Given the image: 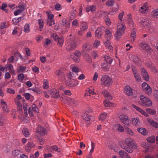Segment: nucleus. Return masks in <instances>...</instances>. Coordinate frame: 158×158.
Here are the masks:
<instances>
[{"mask_svg": "<svg viewBox=\"0 0 158 158\" xmlns=\"http://www.w3.org/2000/svg\"><path fill=\"white\" fill-rule=\"evenodd\" d=\"M84 59L88 62L90 63L91 62V58L89 55L85 53L84 56Z\"/></svg>", "mask_w": 158, "mask_h": 158, "instance_id": "obj_44", "label": "nucleus"}, {"mask_svg": "<svg viewBox=\"0 0 158 158\" xmlns=\"http://www.w3.org/2000/svg\"><path fill=\"white\" fill-rule=\"evenodd\" d=\"M23 132L24 136L26 137H28L29 135L28 130L27 128H23Z\"/></svg>", "mask_w": 158, "mask_h": 158, "instance_id": "obj_45", "label": "nucleus"}, {"mask_svg": "<svg viewBox=\"0 0 158 158\" xmlns=\"http://www.w3.org/2000/svg\"><path fill=\"white\" fill-rule=\"evenodd\" d=\"M124 92L128 96H131L132 95L133 92L131 88L129 86H127L125 87Z\"/></svg>", "mask_w": 158, "mask_h": 158, "instance_id": "obj_24", "label": "nucleus"}, {"mask_svg": "<svg viewBox=\"0 0 158 158\" xmlns=\"http://www.w3.org/2000/svg\"><path fill=\"white\" fill-rule=\"evenodd\" d=\"M33 146V144L31 143H28L25 147V149L27 151H29Z\"/></svg>", "mask_w": 158, "mask_h": 158, "instance_id": "obj_54", "label": "nucleus"}, {"mask_svg": "<svg viewBox=\"0 0 158 158\" xmlns=\"http://www.w3.org/2000/svg\"><path fill=\"white\" fill-rule=\"evenodd\" d=\"M63 92L66 95L70 96L72 94L70 91L69 90H63Z\"/></svg>", "mask_w": 158, "mask_h": 158, "instance_id": "obj_63", "label": "nucleus"}, {"mask_svg": "<svg viewBox=\"0 0 158 158\" xmlns=\"http://www.w3.org/2000/svg\"><path fill=\"white\" fill-rule=\"evenodd\" d=\"M49 93L51 94V97L54 98H58L60 97L59 92L55 89L49 90Z\"/></svg>", "mask_w": 158, "mask_h": 158, "instance_id": "obj_19", "label": "nucleus"}, {"mask_svg": "<svg viewBox=\"0 0 158 158\" xmlns=\"http://www.w3.org/2000/svg\"><path fill=\"white\" fill-rule=\"evenodd\" d=\"M82 117L85 120L87 121L92 120L91 116L88 114L86 112L82 114Z\"/></svg>", "mask_w": 158, "mask_h": 158, "instance_id": "obj_35", "label": "nucleus"}, {"mask_svg": "<svg viewBox=\"0 0 158 158\" xmlns=\"http://www.w3.org/2000/svg\"><path fill=\"white\" fill-rule=\"evenodd\" d=\"M142 146L143 147H144L146 148V151L147 152L148 151L149 148L150 147V144H148L147 143H143Z\"/></svg>", "mask_w": 158, "mask_h": 158, "instance_id": "obj_59", "label": "nucleus"}, {"mask_svg": "<svg viewBox=\"0 0 158 158\" xmlns=\"http://www.w3.org/2000/svg\"><path fill=\"white\" fill-rule=\"evenodd\" d=\"M100 42L99 41L96 40L93 44L95 48H97L100 44Z\"/></svg>", "mask_w": 158, "mask_h": 158, "instance_id": "obj_64", "label": "nucleus"}, {"mask_svg": "<svg viewBox=\"0 0 158 158\" xmlns=\"http://www.w3.org/2000/svg\"><path fill=\"white\" fill-rule=\"evenodd\" d=\"M147 121L148 123L153 127L155 128H158V123L150 118H148Z\"/></svg>", "mask_w": 158, "mask_h": 158, "instance_id": "obj_26", "label": "nucleus"}, {"mask_svg": "<svg viewBox=\"0 0 158 158\" xmlns=\"http://www.w3.org/2000/svg\"><path fill=\"white\" fill-rule=\"evenodd\" d=\"M151 16L153 18H158V9H155L151 13Z\"/></svg>", "mask_w": 158, "mask_h": 158, "instance_id": "obj_36", "label": "nucleus"}, {"mask_svg": "<svg viewBox=\"0 0 158 158\" xmlns=\"http://www.w3.org/2000/svg\"><path fill=\"white\" fill-rule=\"evenodd\" d=\"M102 94L106 98V99L111 100L112 99V97L107 92V90H104L102 92Z\"/></svg>", "mask_w": 158, "mask_h": 158, "instance_id": "obj_25", "label": "nucleus"}, {"mask_svg": "<svg viewBox=\"0 0 158 158\" xmlns=\"http://www.w3.org/2000/svg\"><path fill=\"white\" fill-rule=\"evenodd\" d=\"M109 100L106 99L104 102V104L105 107H113L114 106V105L111 102L109 101Z\"/></svg>", "mask_w": 158, "mask_h": 158, "instance_id": "obj_37", "label": "nucleus"}, {"mask_svg": "<svg viewBox=\"0 0 158 158\" xmlns=\"http://www.w3.org/2000/svg\"><path fill=\"white\" fill-rule=\"evenodd\" d=\"M155 140V136H151L149 137L147 139V142L148 143H151L154 142Z\"/></svg>", "mask_w": 158, "mask_h": 158, "instance_id": "obj_42", "label": "nucleus"}, {"mask_svg": "<svg viewBox=\"0 0 158 158\" xmlns=\"http://www.w3.org/2000/svg\"><path fill=\"white\" fill-rule=\"evenodd\" d=\"M136 37V31L135 29H133L131 33L130 39L132 43L135 40Z\"/></svg>", "mask_w": 158, "mask_h": 158, "instance_id": "obj_30", "label": "nucleus"}, {"mask_svg": "<svg viewBox=\"0 0 158 158\" xmlns=\"http://www.w3.org/2000/svg\"><path fill=\"white\" fill-rule=\"evenodd\" d=\"M140 47L143 50L147 52H151L152 51V49L145 43L142 42L140 44Z\"/></svg>", "mask_w": 158, "mask_h": 158, "instance_id": "obj_18", "label": "nucleus"}, {"mask_svg": "<svg viewBox=\"0 0 158 158\" xmlns=\"http://www.w3.org/2000/svg\"><path fill=\"white\" fill-rule=\"evenodd\" d=\"M105 20L107 25L109 26L111 25V22L110 18L107 17L105 19Z\"/></svg>", "mask_w": 158, "mask_h": 158, "instance_id": "obj_57", "label": "nucleus"}, {"mask_svg": "<svg viewBox=\"0 0 158 158\" xmlns=\"http://www.w3.org/2000/svg\"><path fill=\"white\" fill-rule=\"evenodd\" d=\"M125 146L123 145L121 143H120V145L122 148L129 153H132L134 149H136L137 148L136 144L132 139L126 138L125 140Z\"/></svg>", "mask_w": 158, "mask_h": 158, "instance_id": "obj_1", "label": "nucleus"}, {"mask_svg": "<svg viewBox=\"0 0 158 158\" xmlns=\"http://www.w3.org/2000/svg\"><path fill=\"white\" fill-rule=\"evenodd\" d=\"M142 89L143 91L148 95L152 93V90L151 87L147 83L144 82L142 85Z\"/></svg>", "mask_w": 158, "mask_h": 158, "instance_id": "obj_8", "label": "nucleus"}, {"mask_svg": "<svg viewBox=\"0 0 158 158\" xmlns=\"http://www.w3.org/2000/svg\"><path fill=\"white\" fill-rule=\"evenodd\" d=\"M140 98L141 101L140 104L142 106L148 107L152 105V102L150 99L144 96L141 95Z\"/></svg>", "mask_w": 158, "mask_h": 158, "instance_id": "obj_4", "label": "nucleus"}, {"mask_svg": "<svg viewBox=\"0 0 158 158\" xmlns=\"http://www.w3.org/2000/svg\"><path fill=\"white\" fill-rule=\"evenodd\" d=\"M126 27L123 24L119 23L117 26V31L115 33L114 37L116 40H119L122 35L124 33Z\"/></svg>", "mask_w": 158, "mask_h": 158, "instance_id": "obj_2", "label": "nucleus"}, {"mask_svg": "<svg viewBox=\"0 0 158 158\" xmlns=\"http://www.w3.org/2000/svg\"><path fill=\"white\" fill-rule=\"evenodd\" d=\"M137 130L140 133L143 135H145L147 134V131L143 128H139Z\"/></svg>", "mask_w": 158, "mask_h": 158, "instance_id": "obj_39", "label": "nucleus"}, {"mask_svg": "<svg viewBox=\"0 0 158 158\" xmlns=\"http://www.w3.org/2000/svg\"><path fill=\"white\" fill-rule=\"evenodd\" d=\"M19 9H18L17 10L14 12V14L15 16H16L20 14L24 10V8L23 6H19Z\"/></svg>", "mask_w": 158, "mask_h": 158, "instance_id": "obj_29", "label": "nucleus"}, {"mask_svg": "<svg viewBox=\"0 0 158 158\" xmlns=\"http://www.w3.org/2000/svg\"><path fill=\"white\" fill-rule=\"evenodd\" d=\"M105 36L107 40H109L110 39L111 37V33L109 30H106V32Z\"/></svg>", "mask_w": 158, "mask_h": 158, "instance_id": "obj_40", "label": "nucleus"}, {"mask_svg": "<svg viewBox=\"0 0 158 158\" xmlns=\"http://www.w3.org/2000/svg\"><path fill=\"white\" fill-rule=\"evenodd\" d=\"M125 130L127 132L131 135H134V133L131 129L127 127H125Z\"/></svg>", "mask_w": 158, "mask_h": 158, "instance_id": "obj_52", "label": "nucleus"}, {"mask_svg": "<svg viewBox=\"0 0 158 158\" xmlns=\"http://www.w3.org/2000/svg\"><path fill=\"white\" fill-rule=\"evenodd\" d=\"M154 99L156 101L158 102V90H155L154 91Z\"/></svg>", "mask_w": 158, "mask_h": 158, "instance_id": "obj_56", "label": "nucleus"}, {"mask_svg": "<svg viewBox=\"0 0 158 158\" xmlns=\"http://www.w3.org/2000/svg\"><path fill=\"white\" fill-rule=\"evenodd\" d=\"M104 30H105V28L103 27L98 28L95 31L96 37L98 39L101 38V36L103 32V31Z\"/></svg>", "mask_w": 158, "mask_h": 158, "instance_id": "obj_17", "label": "nucleus"}, {"mask_svg": "<svg viewBox=\"0 0 158 158\" xmlns=\"http://www.w3.org/2000/svg\"><path fill=\"white\" fill-rule=\"evenodd\" d=\"M140 70L143 79L146 81H148L149 79V76L147 70L143 68H141Z\"/></svg>", "mask_w": 158, "mask_h": 158, "instance_id": "obj_14", "label": "nucleus"}, {"mask_svg": "<svg viewBox=\"0 0 158 158\" xmlns=\"http://www.w3.org/2000/svg\"><path fill=\"white\" fill-rule=\"evenodd\" d=\"M107 113H104L101 114L99 120L103 121L104 119H106L107 117Z\"/></svg>", "mask_w": 158, "mask_h": 158, "instance_id": "obj_46", "label": "nucleus"}, {"mask_svg": "<svg viewBox=\"0 0 158 158\" xmlns=\"http://www.w3.org/2000/svg\"><path fill=\"white\" fill-rule=\"evenodd\" d=\"M134 62L137 65H139L140 64L141 60L139 58L138 56H135L133 58Z\"/></svg>", "mask_w": 158, "mask_h": 158, "instance_id": "obj_41", "label": "nucleus"}, {"mask_svg": "<svg viewBox=\"0 0 158 158\" xmlns=\"http://www.w3.org/2000/svg\"><path fill=\"white\" fill-rule=\"evenodd\" d=\"M132 106L134 108H135L137 111H138L139 112H140V113H141V112L143 110L142 109H141V108H139V107H138V106L134 105V104H133L132 105Z\"/></svg>", "mask_w": 158, "mask_h": 158, "instance_id": "obj_62", "label": "nucleus"}, {"mask_svg": "<svg viewBox=\"0 0 158 158\" xmlns=\"http://www.w3.org/2000/svg\"><path fill=\"white\" fill-rule=\"evenodd\" d=\"M76 47V42L74 41L70 40L68 43L66 49L68 51H71L75 48Z\"/></svg>", "mask_w": 158, "mask_h": 158, "instance_id": "obj_13", "label": "nucleus"}, {"mask_svg": "<svg viewBox=\"0 0 158 158\" xmlns=\"http://www.w3.org/2000/svg\"><path fill=\"white\" fill-rule=\"evenodd\" d=\"M104 58L105 60L107 63L111 64L113 60V58L110 57V56L105 55L104 56Z\"/></svg>", "mask_w": 158, "mask_h": 158, "instance_id": "obj_34", "label": "nucleus"}, {"mask_svg": "<svg viewBox=\"0 0 158 158\" xmlns=\"http://www.w3.org/2000/svg\"><path fill=\"white\" fill-rule=\"evenodd\" d=\"M60 24L63 26H65V27L67 28H69L70 25V23L69 22L67 23V19L65 18H64L62 20Z\"/></svg>", "mask_w": 158, "mask_h": 158, "instance_id": "obj_27", "label": "nucleus"}, {"mask_svg": "<svg viewBox=\"0 0 158 158\" xmlns=\"http://www.w3.org/2000/svg\"><path fill=\"white\" fill-rule=\"evenodd\" d=\"M38 23L39 24L40 28L41 29L43 28L44 23L42 20L39 19L38 20Z\"/></svg>", "mask_w": 158, "mask_h": 158, "instance_id": "obj_60", "label": "nucleus"}, {"mask_svg": "<svg viewBox=\"0 0 158 158\" xmlns=\"http://www.w3.org/2000/svg\"><path fill=\"white\" fill-rule=\"evenodd\" d=\"M20 30V29L18 27H15V28L12 32V34L19 36L20 35V34H18L19 33V31Z\"/></svg>", "mask_w": 158, "mask_h": 158, "instance_id": "obj_38", "label": "nucleus"}, {"mask_svg": "<svg viewBox=\"0 0 158 158\" xmlns=\"http://www.w3.org/2000/svg\"><path fill=\"white\" fill-rule=\"evenodd\" d=\"M19 151L18 150H14L12 151V155L14 156H17L19 154Z\"/></svg>", "mask_w": 158, "mask_h": 158, "instance_id": "obj_58", "label": "nucleus"}, {"mask_svg": "<svg viewBox=\"0 0 158 158\" xmlns=\"http://www.w3.org/2000/svg\"><path fill=\"white\" fill-rule=\"evenodd\" d=\"M1 104L4 112L5 113H8L9 109L7 108V104L6 102L4 101L3 99H1Z\"/></svg>", "mask_w": 158, "mask_h": 158, "instance_id": "obj_22", "label": "nucleus"}, {"mask_svg": "<svg viewBox=\"0 0 158 158\" xmlns=\"http://www.w3.org/2000/svg\"><path fill=\"white\" fill-rule=\"evenodd\" d=\"M94 89L92 87L89 88L88 90H86L85 95L93 97V95L95 94Z\"/></svg>", "mask_w": 158, "mask_h": 158, "instance_id": "obj_21", "label": "nucleus"}, {"mask_svg": "<svg viewBox=\"0 0 158 158\" xmlns=\"http://www.w3.org/2000/svg\"><path fill=\"white\" fill-rule=\"evenodd\" d=\"M66 85L69 87L76 86L78 83L77 80L72 78H69L66 81Z\"/></svg>", "mask_w": 158, "mask_h": 158, "instance_id": "obj_7", "label": "nucleus"}, {"mask_svg": "<svg viewBox=\"0 0 158 158\" xmlns=\"http://www.w3.org/2000/svg\"><path fill=\"white\" fill-rule=\"evenodd\" d=\"M92 44L89 43H87L84 44L82 47L83 51L84 52H89L92 49Z\"/></svg>", "mask_w": 158, "mask_h": 158, "instance_id": "obj_16", "label": "nucleus"}, {"mask_svg": "<svg viewBox=\"0 0 158 158\" xmlns=\"http://www.w3.org/2000/svg\"><path fill=\"white\" fill-rule=\"evenodd\" d=\"M119 118L120 121L124 124L127 125H129L130 124L131 122L127 115L123 114L119 116Z\"/></svg>", "mask_w": 158, "mask_h": 158, "instance_id": "obj_11", "label": "nucleus"}, {"mask_svg": "<svg viewBox=\"0 0 158 158\" xmlns=\"http://www.w3.org/2000/svg\"><path fill=\"white\" fill-rule=\"evenodd\" d=\"M36 132L41 135H44L47 134V131L44 127L39 126L36 130Z\"/></svg>", "mask_w": 158, "mask_h": 158, "instance_id": "obj_15", "label": "nucleus"}, {"mask_svg": "<svg viewBox=\"0 0 158 158\" xmlns=\"http://www.w3.org/2000/svg\"><path fill=\"white\" fill-rule=\"evenodd\" d=\"M37 107V106L35 104H33L32 105L31 107H30L29 108L28 110V113H29L30 115H32V112L31 111V109L34 108L35 107Z\"/></svg>", "mask_w": 158, "mask_h": 158, "instance_id": "obj_51", "label": "nucleus"}, {"mask_svg": "<svg viewBox=\"0 0 158 158\" xmlns=\"http://www.w3.org/2000/svg\"><path fill=\"white\" fill-rule=\"evenodd\" d=\"M118 130L120 132H123L124 131V129L123 127L119 124H117L116 126Z\"/></svg>", "mask_w": 158, "mask_h": 158, "instance_id": "obj_53", "label": "nucleus"}, {"mask_svg": "<svg viewBox=\"0 0 158 158\" xmlns=\"http://www.w3.org/2000/svg\"><path fill=\"white\" fill-rule=\"evenodd\" d=\"M5 70L6 71L7 70H10V64L8 63L6 66V67L5 68L3 67H1L0 68V70L2 71H4V70Z\"/></svg>", "mask_w": 158, "mask_h": 158, "instance_id": "obj_49", "label": "nucleus"}, {"mask_svg": "<svg viewBox=\"0 0 158 158\" xmlns=\"http://www.w3.org/2000/svg\"><path fill=\"white\" fill-rule=\"evenodd\" d=\"M132 124L133 125L139 126L141 123L139 118H133L132 119Z\"/></svg>", "mask_w": 158, "mask_h": 158, "instance_id": "obj_32", "label": "nucleus"}, {"mask_svg": "<svg viewBox=\"0 0 158 158\" xmlns=\"http://www.w3.org/2000/svg\"><path fill=\"white\" fill-rule=\"evenodd\" d=\"M114 2L113 0H110L107 1L106 3V5L108 6H112L114 4Z\"/></svg>", "mask_w": 158, "mask_h": 158, "instance_id": "obj_50", "label": "nucleus"}, {"mask_svg": "<svg viewBox=\"0 0 158 158\" xmlns=\"http://www.w3.org/2000/svg\"><path fill=\"white\" fill-rule=\"evenodd\" d=\"M149 6L148 3L147 2L144 3L139 8V13L141 14H146L148 11Z\"/></svg>", "mask_w": 158, "mask_h": 158, "instance_id": "obj_10", "label": "nucleus"}, {"mask_svg": "<svg viewBox=\"0 0 158 158\" xmlns=\"http://www.w3.org/2000/svg\"><path fill=\"white\" fill-rule=\"evenodd\" d=\"M30 89L38 94H40L42 93V91L39 88L36 87H33Z\"/></svg>", "mask_w": 158, "mask_h": 158, "instance_id": "obj_48", "label": "nucleus"}, {"mask_svg": "<svg viewBox=\"0 0 158 158\" xmlns=\"http://www.w3.org/2000/svg\"><path fill=\"white\" fill-rule=\"evenodd\" d=\"M17 70L19 72L25 73L28 71V69L26 66L19 65L17 68Z\"/></svg>", "mask_w": 158, "mask_h": 158, "instance_id": "obj_23", "label": "nucleus"}, {"mask_svg": "<svg viewBox=\"0 0 158 158\" xmlns=\"http://www.w3.org/2000/svg\"><path fill=\"white\" fill-rule=\"evenodd\" d=\"M132 72L136 81L139 82L141 80V77L139 71L135 67L132 68Z\"/></svg>", "mask_w": 158, "mask_h": 158, "instance_id": "obj_9", "label": "nucleus"}, {"mask_svg": "<svg viewBox=\"0 0 158 158\" xmlns=\"http://www.w3.org/2000/svg\"><path fill=\"white\" fill-rule=\"evenodd\" d=\"M101 85L104 86H108L112 83V80L108 76L104 75L101 78Z\"/></svg>", "mask_w": 158, "mask_h": 158, "instance_id": "obj_5", "label": "nucleus"}, {"mask_svg": "<svg viewBox=\"0 0 158 158\" xmlns=\"http://www.w3.org/2000/svg\"><path fill=\"white\" fill-rule=\"evenodd\" d=\"M17 99L15 101V103L17 105L18 111L21 115V118H24V116H23L22 111V102L24 101L20 95H18L17 96Z\"/></svg>", "mask_w": 158, "mask_h": 158, "instance_id": "obj_3", "label": "nucleus"}, {"mask_svg": "<svg viewBox=\"0 0 158 158\" xmlns=\"http://www.w3.org/2000/svg\"><path fill=\"white\" fill-rule=\"evenodd\" d=\"M55 74L60 78H61L64 76L63 72L61 69H59L56 70L55 72Z\"/></svg>", "mask_w": 158, "mask_h": 158, "instance_id": "obj_28", "label": "nucleus"}, {"mask_svg": "<svg viewBox=\"0 0 158 158\" xmlns=\"http://www.w3.org/2000/svg\"><path fill=\"white\" fill-rule=\"evenodd\" d=\"M81 56L80 52L77 50L74 53H72L70 55L71 58L73 60L76 62H78L80 60L79 57Z\"/></svg>", "mask_w": 158, "mask_h": 158, "instance_id": "obj_12", "label": "nucleus"}, {"mask_svg": "<svg viewBox=\"0 0 158 158\" xmlns=\"http://www.w3.org/2000/svg\"><path fill=\"white\" fill-rule=\"evenodd\" d=\"M150 20L147 18L146 20V21H145L144 24H143V26L146 27L149 26L150 25Z\"/></svg>", "mask_w": 158, "mask_h": 158, "instance_id": "obj_61", "label": "nucleus"}, {"mask_svg": "<svg viewBox=\"0 0 158 158\" xmlns=\"http://www.w3.org/2000/svg\"><path fill=\"white\" fill-rule=\"evenodd\" d=\"M51 38L57 43V44L58 46L60 47L62 46L64 42L63 37H60L56 34L54 33L51 36Z\"/></svg>", "mask_w": 158, "mask_h": 158, "instance_id": "obj_6", "label": "nucleus"}, {"mask_svg": "<svg viewBox=\"0 0 158 158\" xmlns=\"http://www.w3.org/2000/svg\"><path fill=\"white\" fill-rule=\"evenodd\" d=\"M118 154L121 158H131L129 154L124 150L119 151Z\"/></svg>", "mask_w": 158, "mask_h": 158, "instance_id": "obj_20", "label": "nucleus"}, {"mask_svg": "<svg viewBox=\"0 0 158 158\" xmlns=\"http://www.w3.org/2000/svg\"><path fill=\"white\" fill-rule=\"evenodd\" d=\"M18 77L19 81H22L24 78L25 76L23 73H21L18 75Z\"/></svg>", "mask_w": 158, "mask_h": 158, "instance_id": "obj_55", "label": "nucleus"}, {"mask_svg": "<svg viewBox=\"0 0 158 158\" xmlns=\"http://www.w3.org/2000/svg\"><path fill=\"white\" fill-rule=\"evenodd\" d=\"M30 25L28 24H26L24 27V31L25 32L28 33L30 32Z\"/></svg>", "mask_w": 158, "mask_h": 158, "instance_id": "obj_47", "label": "nucleus"}, {"mask_svg": "<svg viewBox=\"0 0 158 158\" xmlns=\"http://www.w3.org/2000/svg\"><path fill=\"white\" fill-rule=\"evenodd\" d=\"M88 27L87 26V23L84 22H81V29L82 31H85L87 30Z\"/></svg>", "mask_w": 158, "mask_h": 158, "instance_id": "obj_33", "label": "nucleus"}, {"mask_svg": "<svg viewBox=\"0 0 158 158\" xmlns=\"http://www.w3.org/2000/svg\"><path fill=\"white\" fill-rule=\"evenodd\" d=\"M23 106V108L24 110V114L25 116L26 117L27 116L28 114L27 112V107L28 106L27 104L24 102V101L22 102Z\"/></svg>", "mask_w": 158, "mask_h": 158, "instance_id": "obj_31", "label": "nucleus"}, {"mask_svg": "<svg viewBox=\"0 0 158 158\" xmlns=\"http://www.w3.org/2000/svg\"><path fill=\"white\" fill-rule=\"evenodd\" d=\"M69 99L70 100V104L75 106H76L77 105L78 103L76 99L70 98H69Z\"/></svg>", "mask_w": 158, "mask_h": 158, "instance_id": "obj_43", "label": "nucleus"}]
</instances>
